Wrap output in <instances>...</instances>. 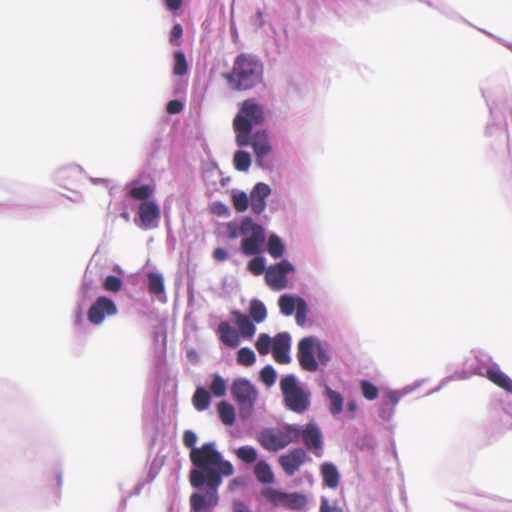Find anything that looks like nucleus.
Instances as JSON below:
<instances>
[{"instance_id": "f257e3e1", "label": "nucleus", "mask_w": 512, "mask_h": 512, "mask_svg": "<svg viewBox=\"0 0 512 512\" xmlns=\"http://www.w3.org/2000/svg\"><path fill=\"white\" fill-rule=\"evenodd\" d=\"M232 474H224L223 467L206 470L201 476L189 473V482L196 490L189 497L190 512H213L219 503L218 489L224 477Z\"/></svg>"}, {"instance_id": "f03ea898", "label": "nucleus", "mask_w": 512, "mask_h": 512, "mask_svg": "<svg viewBox=\"0 0 512 512\" xmlns=\"http://www.w3.org/2000/svg\"><path fill=\"white\" fill-rule=\"evenodd\" d=\"M198 440L197 434L193 430H185L182 441L186 448L190 449L191 470L190 473L203 475L206 470L223 467L224 474H233L234 467L232 463L224 459L223 454L217 450L216 443L209 441L196 446Z\"/></svg>"}, {"instance_id": "7ed1b4c3", "label": "nucleus", "mask_w": 512, "mask_h": 512, "mask_svg": "<svg viewBox=\"0 0 512 512\" xmlns=\"http://www.w3.org/2000/svg\"><path fill=\"white\" fill-rule=\"evenodd\" d=\"M226 236L235 240L242 236L240 251L247 257L263 254V246L266 243L265 227L255 221L252 216L244 215L239 221L232 220L224 224Z\"/></svg>"}, {"instance_id": "20e7f679", "label": "nucleus", "mask_w": 512, "mask_h": 512, "mask_svg": "<svg viewBox=\"0 0 512 512\" xmlns=\"http://www.w3.org/2000/svg\"><path fill=\"white\" fill-rule=\"evenodd\" d=\"M263 73V63L256 55L240 53L235 57L231 71L224 77L229 88L245 91L259 85L263 80Z\"/></svg>"}, {"instance_id": "39448f33", "label": "nucleus", "mask_w": 512, "mask_h": 512, "mask_svg": "<svg viewBox=\"0 0 512 512\" xmlns=\"http://www.w3.org/2000/svg\"><path fill=\"white\" fill-rule=\"evenodd\" d=\"M279 388L283 397L285 408L296 414H304L311 406L312 393L307 383L301 382L293 374L282 375Z\"/></svg>"}, {"instance_id": "423d86ee", "label": "nucleus", "mask_w": 512, "mask_h": 512, "mask_svg": "<svg viewBox=\"0 0 512 512\" xmlns=\"http://www.w3.org/2000/svg\"><path fill=\"white\" fill-rule=\"evenodd\" d=\"M265 122V112L261 104L249 98L239 104V110L233 119L235 139L239 138L242 145L248 144L247 136L255 133V128Z\"/></svg>"}, {"instance_id": "0eeeda50", "label": "nucleus", "mask_w": 512, "mask_h": 512, "mask_svg": "<svg viewBox=\"0 0 512 512\" xmlns=\"http://www.w3.org/2000/svg\"><path fill=\"white\" fill-rule=\"evenodd\" d=\"M297 360L301 368L307 372H316L319 366H326L330 355L316 336H306L297 344Z\"/></svg>"}, {"instance_id": "6e6552de", "label": "nucleus", "mask_w": 512, "mask_h": 512, "mask_svg": "<svg viewBox=\"0 0 512 512\" xmlns=\"http://www.w3.org/2000/svg\"><path fill=\"white\" fill-rule=\"evenodd\" d=\"M230 394L238 406L240 420L243 423L250 422L259 396L255 384L245 377H237L231 383Z\"/></svg>"}, {"instance_id": "1a4fd4ad", "label": "nucleus", "mask_w": 512, "mask_h": 512, "mask_svg": "<svg viewBox=\"0 0 512 512\" xmlns=\"http://www.w3.org/2000/svg\"><path fill=\"white\" fill-rule=\"evenodd\" d=\"M283 428L290 432L292 443L303 442L308 451L316 457H322L324 450L323 433L314 420H310L304 425L284 423Z\"/></svg>"}, {"instance_id": "9d476101", "label": "nucleus", "mask_w": 512, "mask_h": 512, "mask_svg": "<svg viewBox=\"0 0 512 512\" xmlns=\"http://www.w3.org/2000/svg\"><path fill=\"white\" fill-rule=\"evenodd\" d=\"M261 497L274 507H283L291 511L303 510L308 502L307 496L302 492H288L272 486L263 487Z\"/></svg>"}, {"instance_id": "9b49d317", "label": "nucleus", "mask_w": 512, "mask_h": 512, "mask_svg": "<svg viewBox=\"0 0 512 512\" xmlns=\"http://www.w3.org/2000/svg\"><path fill=\"white\" fill-rule=\"evenodd\" d=\"M156 182L154 177L146 171H142L124 186L125 197L129 203L141 202L146 199H154Z\"/></svg>"}, {"instance_id": "f8f14e48", "label": "nucleus", "mask_w": 512, "mask_h": 512, "mask_svg": "<svg viewBox=\"0 0 512 512\" xmlns=\"http://www.w3.org/2000/svg\"><path fill=\"white\" fill-rule=\"evenodd\" d=\"M130 207L135 214L133 222L141 230H153L159 226L161 209L155 199L131 203Z\"/></svg>"}, {"instance_id": "ddd939ff", "label": "nucleus", "mask_w": 512, "mask_h": 512, "mask_svg": "<svg viewBox=\"0 0 512 512\" xmlns=\"http://www.w3.org/2000/svg\"><path fill=\"white\" fill-rule=\"evenodd\" d=\"M257 441L269 452H278L292 443L290 432L283 427L281 429L275 427L262 428L257 433Z\"/></svg>"}, {"instance_id": "4468645a", "label": "nucleus", "mask_w": 512, "mask_h": 512, "mask_svg": "<svg viewBox=\"0 0 512 512\" xmlns=\"http://www.w3.org/2000/svg\"><path fill=\"white\" fill-rule=\"evenodd\" d=\"M294 272L295 266L288 259H281L268 267L265 281L271 289L282 290L287 286L288 275Z\"/></svg>"}, {"instance_id": "2eb2a0df", "label": "nucleus", "mask_w": 512, "mask_h": 512, "mask_svg": "<svg viewBox=\"0 0 512 512\" xmlns=\"http://www.w3.org/2000/svg\"><path fill=\"white\" fill-rule=\"evenodd\" d=\"M118 312L115 301L106 295L96 297L87 311V319L92 325H100L106 317L114 316Z\"/></svg>"}, {"instance_id": "dca6fc26", "label": "nucleus", "mask_w": 512, "mask_h": 512, "mask_svg": "<svg viewBox=\"0 0 512 512\" xmlns=\"http://www.w3.org/2000/svg\"><path fill=\"white\" fill-rule=\"evenodd\" d=\"M311 457L307 454L306 450L302 447H293L287 453H283L278 457V464L283 472L291 477L293 476L302 465L310 461Z\"/></svg>"}, {"instance_id": "f3484780", "label": "nucleus", "mask_w": 512, "mask_h": 512, "mask_svg": "<svg viewBox=\"0 0 512 512\" xmlns=\"http://www.w3.org/2000/svg\"><path fill=\"white\" fill-rule=\"evenodd\" d=\"M248 144H243L239 138L235 139V143L239 148L252 147L254 155L260 158L262 155L269 156L272 152V145L266 129H256L255 133L247 136Z\"/></svg>"}, {"instance_id": "a211bd4d", "label": "nucleus", "mask_w": 512, "mask_h": 512, "mask_svg": "<svg viewBox=\"0 0 512 512\" xmlns=\"http://www.w3.org/2000/svg\"><path fill=\"white\" fill-rule=\"evenodd\" d=\"M272 189L265 182H257L252 187L249 199L251 201V211L254 215H261L267 207V199L271 195Z\"/></svg>"}, {"instance_id": "6ab92c4d", "label": "nucleus", "mask_w": 512, "mask_h": 512, "mask_svg": "<svg viewBox=\"0 0 512 512\" xmlns=\"http://www.w3.org/2000/svg\"><path fill=\"white\" fill-rule=\"evenodd\" d=\"M83 172L80 165L69 164L57 169L53 174V180L57 185L67 188L68 184L77 181Z\"/></svg>"}, {"instance_id": "aec40b11", "label": "nucleus", "mask_w": 512, "mask_h": 512, "mask_svg": "<svg viewBox=\"0 0 512 512\" xmlns=\"http://www.w3.org/2000/svg\"><path fill=\"white\" fill-rule=\"evenodd\" d=\"M231 319L239 329L240 338L250 340L256 333V326L253 320H251L246 314L238 309H233L230 313Z\"/></svg>"}, {"instance_id": "412c9836", "label": "nucleus", "mask_w": 512, "mask_h": 512, "mask_svg": "<svg viewBox=\"0 0 512 512\" xmlns=\"http://www.w3.org/2000/svg\"><path fill=\"white\" fill-rule=\"evenodd\" d=\"M322 485L329 489H336L339 486L341 474L338 467L331 461H324L319 467Z\"/></svg>"}, {"instance_id": "4be33fe9", "label": "nucleus", "mask_w": 512, "mask_h": 512, "mask_svg": "<svg viewBox=\"0 0 512 512\" xmlns=\"http://www.w3.org/2000/svg\"><path fill=\"white\" fill-rule=\"evenodd\" d=\"M217 336L224 345L237 348L240 345V334L238 330L227 321H222L216 329Z\"/></svg>"}, {"instance_id": "5701e85b", "label": "nucleus", "mask_w": 512, "mask_h": 512, "mask_svg": "<svg viewBox=\"0 0 512 512\" xmlns=\"http://www.w3.org/2000/svg\"><path fill=\"white\" fill-rule=\"evenodd\" d=\"M158 398L159 390L157 389L143 403V423L145 426L151 425L156 427L158 423Z\"/></svg>"}, {"instance_id": "b1692460", "label": "nucleus", "mask_w": 512, "mask_h": 512, "mask_svg": "<svg viewBox=\"0 0 512 512\" xmlns=\"http://www.w3.org/2000/svg\"><path fill=\"white\" fill-rule=\"evenodd\" d=\"M162 467V463L157 459H154L150 462L146 475L138 479L137 483L133 487V489L129 492L128 496H137L141 493L143 488L151 483L159 474Z\"/></svg>"}, {"instance_id": "393cba45", "label": "nucleus", "mask_w": 512, "mask_h": 512, "mask_svg": "<svg viewBox=\"0 0 512 512\" xmlns=\"http://www.w3.org/2000/svg\"><path fill=\"white\" fill-rule=\"evenodd\" d=\"M253 472L256 480L263 487L272 486L276 481L272 466L265 459H260L256 463Z\"/></svg>"}, {"instance_id": "a878e982", "label": "nucleus", "mask_w": 512, "mask_h": 512, "mask_svg": "<svg viewBox=\"0 0 512 512\" xmlns=\"http://www.w3.org/2000/svg\"><path fill=\"white\" fill-rule=\"evenodd\" d=\"M323 395L328 401V408L331 415H340L343 412L344 396L327 384L324 386Z\"/></svg>"}, {"instance_id": "bb28decb", "label": "nucleus", "mask_w": 512, "mask_h": 512, "mask_svg": "<svg viewBox=\"0 0 512 512\" xmlns=\"http://www.w3.org/2000/svg\"><path fill=\"white\" fill-rule=\"evenodd\" d=\"M267 253L274 259H283V255L286 251V244L283 239L274 232L266 235Z\"/></svg>"}, {"instance_id": "cd10ccee", "label": "nucleus", "mask_w": 512, "mask_h": 512, "mask_svg": "<svg viewBox=\"0 0 512 512\" xmlns=\"http://www.w3.org/2000/svg\"><path fill=\"white\" fill-rule=\"evenodd\" d=\"M206 389L215 398L224 397L228 389L227 380L217 372L212 373L209 375V381Z\"/></svg>"}, {"instance_id": "c85d7f7f", "label": "nucleus", "mask_w": 512, "mask_h": 512, "mask_svg": "<svg viewBox=\"0 0 512 512\" xmlns=\"http://www.w3.org/2000/svg\"><path fill=\"white\" fill-rule=\"evenodd\" d=\"M97 291L98 287L94 284V279L89 274L87 268L82 279V283L79 290V298L77 301H85V303H88L97 294Z\"/></svg>"}, {"instance_id": "c756f323", "label": "nucleus", "mask_w": 512, "mask_h": 512, "mask_svg": "<svg viewBox=\"0 0 512 512\" xmlns=\"http://www.w3.org/2000/svg\"><path fill=\"white\" fill-rule=\"evenodd\" d=\"M217 413L221 423L225 426H233L236 422L237 412L228 401L222 400L217 404Z\"/></svg>"}, {"instance_id": "7c9ffc66", "label": "nucleus", "mask_w": 512, "mask_h": 512, "mask_svg": "<svg viewBox=\"0 0 512 512\" xmlns=\"http://www.w3.org/2000/svg\"><path fill=\"white\" fill-rule=\"evenodd\" d=\"M212 394L202 385H198L192 397L194 408L199 411L207 410L211 405Z\"/></svg>"}, {"instance_id": "2f4dec72", "label": "nucleus", "mask_w": 512, "mask_h": 512, "mask_svg": "<svg viewBox=\"0 0 512 512\" xmlns=\"http://www.w3.org/2000/svg\"><path fill=\"white\" fill-rule=\"evenodd\" d=\"M298 294L284 293L278 298L277 304L280 313L286 317L292 316L297 309L296 301Z\"/></svg>"}, {"instance_id": "473e14b6", "label": "nucleus", "mask_w": 512, "mask_h": 512, "mask_svg": "<svg viewBox=\"0 0 512 512\" xmlns=\"http://www.w3.org/2000/svg\"><path fill=\"white\" fill-rule=\"evenodd\" d=\"M147 290L156 297L165 294L164 277L161 273L149 272L147 274Z\"/></svg>"}, {"instance_id": "72a5a7b5", "label": "nucleus", "mask_w": 512, "mask_h": 512, "mask_svg": "<svg viewBox=\"0 0 512 512\" xmlns=\"http://www.w3.org/2000/svg\"><path fill=\"white\" fill-rule=\"evenodd\" d=\"M230 197L232 205L238 213H244L249 207L251 208L249 195L245 191L232 189L230 192Z\"/></svg>"}, {"instance_id": "f704fd0d", "label": "nucleus", "mask_w": 512, "mask_h": 512, "mask_svg": "<svg viewBox=\"0 0 512 512\" xmlns=\"http://www.w3.org/2000/svg\"><path fill=\"white\" fill-rule=\"evenodd\" d=\"M248 312L249 315L247 316L257 324L262 323L267 317V308L265 304L257 298H253L250 301Z\"/></svg>"}, {"instance_id": "c9c22d12", "label": "nucleus", "mask_w": 512, "mask_h": 512, "mask_svg": "<svg viewBox=\"0 0 512 512\" xmlns=\"http://www.w3.org/2000/svg\"><path fill=\"white\" fill-rule=\"evenodd\" d=\"M252 164V156L251 154L243 150V148H239L233 154V165L234 168L239 172H247Z\"/></svg>"}, {"instance_id": "e433bc0d", "label": "nucleus", "mask_w": 512, "mask_h": 512, "mask_svg": "<svg viewBox=\"0 0 512 512\" xmlns=\"http://www.w3.org/2000/svg\"><path fill=\"white\" fill-rule=\"evenodd\" d=\"M189 65L184 51L181 49L173 52V74L175 76H184L188 73Z\"/></svg>"}, {"instance_id": "4c0bfd02", "label": "nucleus", "mask_w": 512, "mask_h": 512, "mask_svg": "<svg viewBox=\"0 0 512 512\" xmlns=\"http://www.w3.org/2000/svg\"><path fill=\"white\" fill-rule=\"evenodd\" d=\"M235 454L239 460L247 465H252L258 462V451L254 446L243 445L235 450Z\"/></svg>"}, {"instance_id": "58836bf2", "label": "nucleus", "mask_w": 512, "mask_h": 512, "mask_svg": "<svg viewBox=\"0 0 512 512\" xmlns=\"http://www.w3.org/2000/svg\"><path fill=\"white\" fill-rule=\"evenodd\" d=\"M414 388L415 387L406 386L402 390L388 389L384 393L382 403L386 404L387 406L391 405V407L394 408L399 403L401 398L407 395L408 393L412 392Z\"/></svg>"}, {"instance_id": "ea45409f", "label": "nucleus", "mask_w": 512, "mask_h": 512, "mask_svg": "<svg viewBox=\"0 0 512 512\" xmlns=\"http://www.w3.org/2000/svg\"><path fill=\"white\" fill-rule=\"evenodd\" d=\"M278 373L276 369L271 365H265L258 373L259 381L267 388H271L277 380Z\"/></svg>"}, {"instance_id": "a19ab883", "label": "nucleus", "mask_w": 512, "mask_h": 512, "mask_svg": "<svg viewBox=\"0 0 512 512\" xmlns=\"http://www.w3.org/2000/svg\"><path fill=\"white\" fill-rule=\"evenodd\" d=\"M268 267L266 266V259L263 254L253 255V258L248 261L247 270L253 275H261L266 273Z\"/></svg>"}, {"instance_id": "79ce46f5", "label": "nucleus", "mask_w": 512, "mask_h": 512, "mask_svg": "<svg viewBox=\"0 0 512 512\" xmlns=\"http://www.w3.org/2000/svg\"><path fill=\"white\" fill-rule=\"evenodd\" d=\"M256 354L249 347H242L237 351L236 362L239 365L250 367L256 362Z\"/></svg>"}, {"instance_id": "37998d69", "label": "nucleus", "mask_w": 512, "mask_h": 512, "mask_svg": "<svg viewBox=\"0 0 512 512\" xmlns=\"http://www.w3.org/2000/svg\"><path fill=\"white\" fill-rule=\"evenodd\" d=\"M359 388L362 396L368 401H373L378 398L379 389L370 380L362 379L359 383Z\"/></svg>"}, {"instance_id": "c03bdc74", "label": "nucleus", "mask_w": 512, "mask_h": 512, "mask_svg": "<svg viewBox=\"0 0 512 512\" xmlns=\"http://www.w3.org/2000/svg\"><path fill=\"white\" fill-rule=\"evenodd\" d=\"M102 287L107 292L117 293L122 289L123 281L119 276L109 274L103 278Z\"/></svg>"}, {"instance_id": "a18cd8bd", "label": "nucleus", "mask_w": 512, "mask_h": 512, "mask_svg": "<svg viewBox=\"0 0 512 512\" xmlns=\"http://www.w3.org/2000/svg\"><path fill=\"white\" fill-rule=\"evenodd\" d=\"M255 348L261 355L268 354L273 348V338L267 333H260L255 341Z\"/></svg>"}, {"instance_id": "49530a36", "label": "nucleus", "mask_w": 512, "mask_h": 512, "mask_svg": "<svg viewBox=\"0 0 512 512\" xmlns=\"http://www.w3.org/2000/svg\"><path fill=\"white\" fill-rule=\"evenodd\" d=\"M166 342H167L166 333L160 335L159 332H157V331L153 332V346H154V353H155L156 358L160 359L165 356Z\"/></svg>"}, {"instance_id": "de8ad7c7", "label": "nucleus", "mask_w": 512, "mask_h": 512, "mask_svg": "<svg viewBox=\"0 0 512 512\" xmlns=\"http://www.w3.org/2000/svg\"><path fill=\"white\" fill-rule=\"evenodd\" d=\"M276 349H291V335L286 332H279L273 337V348Z\"/></svg>"}, {"instance_id": "09e8293b", "label": "nucleus", "mask_w": 512, "mask_h": 512, "mask_svg": "<svg viewBox=\"0 0 512 512\" xmlns=\"http://www.w3.org/2000/svg\"><path fill=\"white\" fill-rule=\"evenodd\" d=\"M210 212L218 217L228 218L231 216L230 208L222 201H214L210 204Z\"/></svg>"}, {"instance_id": "8fccbe9b", "label": "nucleus", "mask_w": 512, "mask_h": 512, "mask_svg": "<svg viewBox=\"0 0 512 512\" xmlns=\"http://www.w3.org/2000/svg\"><path fill=\"white\" fill-rule=\"evenodd\" d=\"M185 104L180 99H171L166 103V111L170 115L180 114L184 110Z\"/></svg>"}, {"instance_id": "3c124183", "label": "nucleus", "mask_w": 512, "mask_h": 512, "mask_svg": "<svg viewBox=\"0 0 512 512\" xmlns=\"http://www.w3.org/2000/svg\"><path fill=\"white\" fill-rule=\"evenodd\" d=\"M291 349H276L272 350L274 360L279 364H289L291 362Z\"/></svg>"}, {"instance_id": "603ef678", "label": "nucleus", "mask_w": 512, "mask_h": 512, "mask_svg": "<svg viewBox=\"0 0 512 512\" xmlns=\"http://www.w3.org/2000/svg\"><path fill=\"white\" fill-rule=\"evenodd\" d=\"M319 510L321 512H343L342 508L337 503L330 504L329 499L326 496L320 497Z\"/></svg>"}, {"instance_id": "864d4df0", "label": "nucleus", "mask_w": 512, "mask_h": 512, "mask_svg": "<svg viewBox=\"0 0 512 512\" xmlns=\"http://www.w3.org/2000/svg\"><path fill=\"white\" fill-rule=\"evenodd\" d=\"M434 9L452 20H462V17L457 12L444 3H437Z\"/></svg>"}, {"instance_id": "5fc2aeb1", "label": "nucleus", "mask_w": 512, "mask_h": 512, "mask_svg": "<svg viewBox=\"0 0 512 512\" xmlns=\"http://www.w3.org/2000/svg\"><path fill=\"white\" fill-rule=\"evenodd\" d=\"M88 303H85V301H77L76 308H75V316H74V325L76 327H81L84 324V308L87 306Z\"/></svg>"}, {"instance_id": "6e6d98bb", "label": "nucleus", "mask_w": 512, "mask_h": 512, "mask_svg": "<svg viewBox=\"0 0 512 512\" xmlns=\"http://www.w3.org/2000/svg\"><path fill=\"white\" fill-rule=\"evenodd\" d=\"M183 35L182 25L179 23H175L170 31L169 40L172 45H180V39Z\"/></svg>"}, {"instance_id": "4d7b16f0", "label": "nucleus", "mask_w": 512, "mask_h": 512, "mask_svg": "<svg viewBox=\"0 0 512 512\" xmlns=\"http://www.w3.org/2000/svg\"><path fill=\"white\" fill-rule=\"evenodd\" d=\"M468 378V375L465 371H461V372H455L453 375L451 376H447L445 378L442 379V381L440 382V384L435 388L433 389L430 393H434V392H438L441 390V388L447 384L449 381L451 380H454V379H466Z\"/></svg>"}, {"instance_id": "13d9d810", "label": "nucleus", "mask_w": 512, "mask_h": 512, "mask_svg": "<svg viewBox=\"0 0 512 512\" xmlns=\"http://www.w3.org/2000/svg\"><path fill=\"white\" fill-rule=\"evenodd\" d=\"M395 413V409L393 407H389L386 404L381 403L378 411V416L381 420L385 422H389Z\"/></svg>"}, {"instance_id": "bf43d9fd", "label": "nucleus", "mask_w": 512, "mask_h": 512, "mask_svg": "<svg viewBox=\"0 0 512 512\" xmlns=\"http://www.w3.org/2000/svg\"><path fill=\"white\" fill-rule=\"evenodd\" d=\"M165 9L172 14H178L182 9L183 0H162Z\"/></svg>"}, {"instance_id": "052dcab7", "label": "nucleus", "mask_w": 512, "mask_h": 512, "mask_svg": "<svg viewBox=\"0 0 512 512\" xmlns=\"http://www.w3.org/2000/svg\"><path fill=\"white\" fill-rule=\"evenodd\" d=\"M251 23L256 29H260L265 25L264 13L261 9H257L251 17Z\"/></svg>"}, {"instance_id": "680f3d73", "label": "nucleus", "mask_w": 512, "mask_h": 512, "mask_svg": "<svg viewBox=\"0 0 512 512\" xmlns=\"http://www.w3.org/2000/svg\"><path fill=\"white\" fill-rule=\"evenodd\" d=\"M212 257L216 262H224L229 258V253L224 247H217L213 250Z\"/></svg>"}, {"instance_id": "e2e57ef3", "label": "nucleus", "mask_w": 512, "mask_h": 512, "mask_svg": "<svg viewBox=\"0 0 512 512\" xmlns=\"http://www.w3.org/2000/svg\"><path fill=\"white\" fill-rule=\"evenodd\" d=\"M54 476H55L56 486H57L55 496L57 499H59L60 495H61V486H62V482H63V472L59 467L55 468Z\"/></svg>"}, {"instance_id": "0e129e2a", "label": "nucleus", "mask_w": 512, "mask_h": 512, "mask_svg": "<svg viewBox=\"0 0 512 512\" xmlns=\"http://www.w3.org/2000/svg\"><path fill=\"white\" fill-rule=\"evenodd\" d=\"M232 512H253L250 507L242 500L236 499L232 503Z\"/></svg>"}, {"instance_id": "69168bd1", "label": "nucleus", "mask_w": 512, "mask_h": 512, "mask_svg": "<svg viewBox=\"0 0 512 512\" xmlns=\"http://www.w3.org/2000/svg\"><path fill=\"white\" fill-rule=\"evenodd\" d=\"M267 157V155H262L260 158H258V155H255L256 166L264 170H271L273 165L270 161L267 160Z\"/></svg>"}, {"instance_id": "338daca9", "label": "nucleus", "mask_w": 512, "mask_h": 512, "mask_svg": "<svg viewBox=\"0 0 512 512\" xmlns=\"http://www.w3.org/2000/svg\"><path fill=\"white\" fill-rule=\"evenodd\" d=\"M297 309L294 313H302V314H308L309 313V306L307 301L298 295L297 301H296Z\"/></svg>"}, {"instance_id": "774afa93", "label": "nucleus", "mask_w": 512, "mask_h": 512, "mask_svg": "<svg viewBox=\"0 0 512 512\" xmlns=\"http://www.w3.org/2000/svg\"><path fill=\"white\" fill-rule=\"evenodd\" d=\"M186 359L191 363V364H197L199 362V354L197 352L196 349L194 348H190V349H187L186 350Z\"/></svg>"}]
</instances>
